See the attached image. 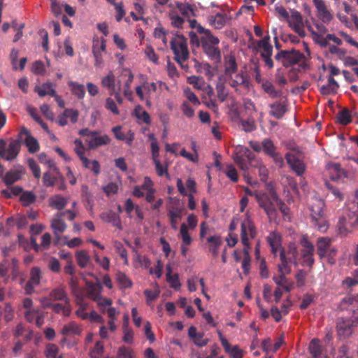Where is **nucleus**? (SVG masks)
Returning <instances> with one entry per match:
<instances>
[{"label":"nucleus","mask_w":358,"mask_h":358,"mask_svg":"<svg viewBox=\"0 0 358 358\" xmlns=\"http://www.w3.org/2000/svg\"><path fill=\"white\" fill-rule=\"evenodd\" d=\"M186 189L184 187L183 182L182 179L178 178L177 180V187L179 192L182 195H187V191L189 192V194L195 193L196 192V182L192 178H188L186 181Z\"/></svg>","instance_id":"obj_27"},{"label":"nucleus","mask_w":358,"mask_h":358,"mask_svg":"<svg viewBox=\"0 0 358 358\" xmlns=\"http://www.w3.org/2000/svg\"><path fill=\"white\" fill-rule=\"evenodd\" d=\"M256 229L250 218L248 211L245 213V218L241 223V242L245 248H250V240L255 238Z\"/></svg>","instance_id":"obj_10"},{"label":"nucleus","mask_w":358,"mask_h":358,"mask_svg":"<svg viewBox=\"0 0 358 358\" xmlns=\"http://www.w3.org/2000/svg\"><path fill=\"white\" fill-rule=\"evenodd\" d=\"M231 17L225 13H217L208 17L209 24L217 29L223 28L230 20Z\"/></svg>","instance_id":"obj_22"},{"label":"nucleus","mask_w":358,"mask_h":358,"mask_svg":"<svg viewBox=\"0 0 358 358\" xmlns=\"http://www.w3.org/2000/svg\"><path fill=\"white\" fill-rule=\"evenodd\" d=\"M318 20L323 23H329L334 18L333 13L328 8L325 3L315 6Z\"/></svg>","instance_id":"obj_24"},{"label":"nucleus","mask_w":358,"mask_h":358,"mask_svg":"<svg viewBox=\"0 0 358 358\" xmlns=\"http://www.w3.org/2000/svg\"><path fill=\"white\" fill-rule=\"evenodd\" d=\"M286 159L291 169L298 175L301 176L305 171V164L294 154L287 153Z\"/></svg>","instance_id":"obj_19"},{"label":"nucleus","mask_w":358,"mask_h":358,"mask_svg":"<svg viewBox=\"0 0 358 358\" xmlns=\"http://www.w3.org/2000/svg\"><path fill=\"white\" fill-rule=\"evenodd\" d=\"M24 317L29 322H35L38 327L43 324V313L38 308L26 310L24 312Z\"/></svg>","instance_id":"obj_20"},{"label":"nucleus","mask_w":358,"mask_h":358,"mask_svg":"<svg viewBox=\"0 0 358 358\" xmlns=\"http://www.w3.org/2000/svg\"><path fill=\"white\" fill-rule=\"evenodd\" d=\"M76 259L78 264L81 268H86L91 264L90 257L85 250H78L76 252Z\"/></svg>","instance_id":"obj_42"},{"label":"nucleus","mask_w":358,"mask_h":358,"mask_svg":"<svg viewBox=\"0 0 358 358\" xmlns=\"http://www.w3.org/2000/svg\"><path fill=\"white\" fill-rule=\"evenodd\" d=\"M339 87L338 83L332 77L328 78V83L320 87V92L323 95L335 94Z\"/></svg>","instance_id":"obj_37"},{"label":"nucleus","mask_w":358,"mask_h":358,"mask_svg":"<svg viewBox=\"0 0 358 358\" xmlns=\"http://www.w3.org/2000/svg\"><path fill=\"white\" fill-rule=\"evenodd\" d=\"M170 43L176 61L183 67L182 63L188 59L189 56L187 39L183 36H176Z\"/></svg>","instance_id":"obj_5"},{"label":"nucleus","mask_w":358,"mask_h":358,"mask_svg":"<svg viewBox=\"0 0 358 358\" xmlns=\"http://www.w3.org/2000/svg\"><path fill=\"white\" fill-rule=\"evenodd\" d=\"M237 72H238V66L235 57L232 55H228L225 58L224 71L221 76H222V78H225Z\"/></svg>","instance_id":"obj_31"},{"label":"nucleus","mask_w":358,"mask_h":358,"mask_svg":"<svg viewBox=\"0 0 358 358\" xmlns=\"http://www.w3.org/2000/svg\"><path fill=\"white\" fill-rule=\"evenodd\" d=\"M106 46L104 38L94 41L92 52L95 58V66H100L103 64V52H106Z\"/></svg>","instance_id":"obj_18"},{"label":"nucleus","mask_w":358,"mask_h":358,"mask_svg":"<svg viewBox=\"0 0 358 358\" xmlns=\"http://www.w3.org/2000/svg\"><path fill=\"white\" fill-rule=\"evenodd\" d=\"M275 59L281 62L285 67L298 63H302L305 66V56L299 51L294 49L291 50H281L275 55Z\"/></svg>","instance_id":"obj_6"},{"label":"nucleus","mask_w":358,"mask_h":358,"mask_svg":"<svg viewBox=\"0 0 358 358\" xmlns=\"http://www.w3.org/2000/svg\"><path fill=\"white\" fill-rule=\"evenodd\" d=\"M20 150V143L17 140H10L8 145L0 139V157L5 160L12 161L17 157Z\"/></svg>","instance_id":"obj_11"},{"label":"nucleus","mask_w":358,"mask_h":358,"mask_svg":"<svg viewBox=\"0 0 358 358\" xmlns=\"http://www.w3.org/2000/svg\"><path fill=\"white\" fill-rule=\"evenodd\" d=\"M309 352L313 358H317L321 354V347L320 340L317 338L313 339L309 345Z\"/></svg>","instance_id":"obj_60"},{"label":"nucleus","mask_w":358,"mask_h":358,"mask_svg":"<svg viewBox=\"0 0 358 358\" xmlns=\"http://www.w3.org/2000/svg\"><path fill=\"white\" fill-rule=\"evenodd\" d=\"M50 297L55 301H62L65 303H68L69 299L63 285H59L53 289L50 294Z\"/></svg>","instance_id":"obj_36"},{"label":"nucleus","mask_w":358,"mask_h":358,"mask_svg":"<svg viewBox=\"0 0 358 358\" xmlns=\"http://www.w3.org/2000/svg\"><path fill=\"white\" fill-rule=\"evenodd\" d=\"M324 203L317 197H313L308 203L310 217L313 224L322 232L327 231L328 223L324 211Z\"/></svg>","instance_id":"obj_1"},{"label":"nucleus","mask_w":358,"mask_h":358,"mask_svg":"<svg viewBox=\"0 0 358 358\" xmlns=\"http://www.w3.org/2000/svg\"><path fill=\"white\" fill-rule=\"evenodd\" d=\"M68 85L70 88L71 93L78 97L79 99L84 98L85 94V86L83 84H80L74 81H69Z\"/></svg>","instance_id":"obj_41"},{"label":"nucleus","mask_w":358,"mask_h":358,"mask_svg":"<svg viewBox=\"0 0 358 358\" xmlns=\"http://www.w3.org/2000/svg\"><path fill=\"white\" fill-rule=\"evenodd\" d=\"M194 66L197 71L201 73H204L208 76H213L214 75V71L213 67L206 62L200 63L196 59H194Z\"/></svg>","instance_id":"obj_49"},{"label":"nucleus","mask_w":358,"mask_h":358,"mask_svg":"<svg viewBox=\"0 0 358 358\" xmlns=\"http://www.w3.org/2000/svg\"><path fill=\"white\" fill-rule=\"evenodd\" d=\"M287 22L289 27L300 36L304 37L306 36V22H304L303 17L299 11L295 10H291V14Z\"/></svg>","instance_id":"obj_12"},{"label":"nucleus","mask_w":358,"mask_h":358,"mask_svg":"<svg viewBox=\"0 0 358 358\" xmlns=\"http://www.w3.org/2000/svg\"><path fill=\"white\" fill-rule=\"evenodd\" d=\"M170 204L167 208L168 217L171 228L176 231L178 228V223L182 220L184 212V207L179 199L170 198Z\"/></svg>","instance_id":"obj_7"},{"label":"nucleus","mask_w":358,"mask_h":358,"mask_svg":"<svg viewBox=\"0 0 358 358\" xmlns=\"http://www.w3.org/2000/svg\"><path fill=\"white\" fill-rule=\"evenodd\" d=\"M75 152H76L77 155L79 157L80 161L82 162V164H86L87 163V158L85 157L84 152H85V148L83 145V143L80 140H76L75 142Z\"/></svg>","instance_id":"obj_62"},{"label":"nucleus","mask_w":358,"mask_h":358,"mask_svg":"<svg viewBox=\"0 0 358 358\" xmlns=\"http://www.w3.org/2000/svg\"><path fill=\"white\" fill-rule=\"evenodd\" d=\"M222 79L238 93L248 92L251 86L250 78L242 71L222 78Z\"/></svg>","instance_id":"obj_4"},{"label":"nucleus","mask_w":358,"mask_h":358,"mask_svg":"<svg viewBox=\"0 0 358 358\" xmlns=\"http://www.w3.org/2000/svg\"><path fill=\"white\" fill-rule=\"evenodd\" d=\"M116 280L122 289L131 287L132 285L131 280L122 272L119 271L116 273Z\"/></svg>","instance_id":"obj_54"},{"label":"nucleus","mask_w":358,"mask_h":358,"mask_svg":"<svg viewBox=\"0 0 358 358\" xmlns=\"http://www.w3.org/2000/svg\"><path fill=\"white\" fill-rule=\"evenodd\" d=\"M224 173L226 176L234 182H236L238 180V175L237 170L234 166L231 164H227L224 169Z\"/></svg>","instance_id":"obj_58"},{"label":"nucleus","mask_w":358,"mask_h":358,"mask_svg":"<svg viewBox=\"0 0 358 358\" xmlns=\"http://www.w3.org/2000/svg\"><path fill=\"white\" fill-rule=\"evenodd\" d=\"M286 106L283 103L275 102L273 104L271 105L270 113L271 115L274 116L278 119L281 118L286 113Z\"/></svg>","instance_id":"obj_48"},{"label":"nucleus","mask_w":358,"mask_h":358,"mask_svg":"<svg viewBox=\"0 0 358 358\" xmlns=\"http://www.w3.org/2000/svg\"><path fill=\"white\" fill-rule=\"evenodd\" d=\"M24 143L30 152H36L39 149L38 141L31 135H27L24 138Z\"/></svg>","instance_id":"obj_61"},{"label":"nucleus","mask_w":358,"mask_h":358,"mask_svg":"<svg viewBox=\"0 0 358 358\" xmlns=\"http://www.w3.org/2000/svg\"><path fill=\"white\" fill-rule=\"evenodd\" d=\"M177 8L179 11L186 17H191L195 15V6L187 3H177Z\"/></svg>","instance_id":"obj_47"},{"label":"nucleus","mask_w":358,"mask_h":358,"mask_svg":"<svg viewBox=\"0 0 358 358\" xmlns=\"http://www.w3.org/2000/svg\"><path fill=\"white\" fill-rule=\"evenodd\" d=\"M219 337L221 343L227 353H228L232 358H242L243 351L237 346H231L228 341L223 336L222 333L219 332Z\"/></svg>","instance_id":"obj_23"},{"label":"nucleus","mask_w":358,"mask_h":358,"mask_svg":"<svg viewBox=\"0 0 358 358\" xmlns=\"http://www.w3.org/2000/svg\"><path fill=\"white\" fill-rule=\"evenodd\" d=\"M280 257L281 259V264L278 265V272L280 274L288 275L291 273V268L288 265L289 261L287 258L284 251L280 252Z\"/></svg>","instance_id":"obj_52"},{"label":"nucleus","mask_w":358,"mask_h":358,"mask_svg":"<svg viewBox=\"0 0 358 358\" xmlns=\"http://www.w3.org/2000/svg\"><path fill=\"white\" fill-rule=\"evenodd\" d=\"M272 192H275L273 189H271L270 196L262 192H255V199H257L260 207L264 208V211L270 218H273L275 215V202L272 198Z\"/></svg>","instance_id":"obj_9"},{"label":"nucleus","mask_w":358,"mask_h":358,"mask_svg":"<svg viewBox=\"0 0 358 358\" xmlns=\"http://www.w3.org/2000/svg\"><path fill=\"white\" fill-rule=\"evenodd\" d=\"M117 358H134V354L129 348L122 346L118 349Z\"/></svg>","instance_id":"obj_64"},{"label":"nucleus","mask_w":358,"mask_h":358,"mask_svg":"<svg viewBox=\"0 0 358 358\" xmlns=\"http://www.w3.org/2000/svg\"><path fill=\"white\" fill-rule=\"evenodd\" d=\"M144 294L146 298V303L148 305H150L152 302L155 301L160 294V289L159 286L156 284L154 290L145 289Z\"/></svg>","instance_id":"obj_56"},{"label":"nucleus","mask_w":358,"mask_h":358,"mask_svg":"<svg viewBox=\"0 0 358 358\" xmlns=\"http://www.w3.org/2000/svg\"><path fill=\"white\" fill-rule=\"evenodd\" d=\"M207 242L208 243L209 252L214 257H217L222 243L221 236L220 235L210 236L207 238Z\"/></svg>","instance_id":"obj_30"},{"label":"nucleus","mask_w":358,"mask_h":358,"mask_svg":"<svg viewBox=\"0 0 358 358\" xmlns=\"http://www.w3.org/2000/svg\"><path fill=\"white\" fill-rule=\"evenodd\" d=\"M101 85L110 92L120 88L118 85H115V76L112 71L108 72L106 76L102 78Z\"/></svg>","instance_id":"obj_38"},{"label":"nucleus","mask_w":358,"mask_h":358,"mask_svg":"<svg viewBox=\"0 0 358 358\" xmlns=\"http://www.w3.org/2000/svg\"><path fill=\"white\" fill-rule=\"evenodd\" d=\"M337 331L341 338H345L352 334V327L350 320L341 319L337 323Z\"/></svg>","instance_id":"obj_26"},{"label":"nucleus","mask_w":358,"mask_h":358,"mask_svg":"<svg viewBox=\"0 0 358 358\" xmlns=\"http://www.w3.org/2000/svg\"><path fill=\"white\" fill-rule=\"evenodd\" d=\"M68 203V199L63 197L59 194L52 196L49 199V205L50 207L57 209H63Z\"/></svg>","instance_id":"obj_40"},{"label":"nucleus","mask_w":358,"mask_h":358,"mask_svg":"<svg viewBox=\"0 0 358 358\" xmlns=\"http://www.w3.org/2000/svg\"><path fill=\"white\" fill-rule=\"evenodd\" d=\"M331 239L327 237H322L318 239L317 247L319 256L322 258L327 255L328 249L330 247Z\"/></svg>","instance_id":"obj_44"},{"label":"nucleus","mask_w":358,"mask_h":358,"mask_svg":"<svg viewBox=\"0 0 358 358\" xmlns=\"http://www.w3.org/2000/svg\"><path fill=\"white\" fill-rule=\"evenodd\" d=\"M101 219L107 223L111 224L113 226L122 229V224L120 216L112 210H108L101 213Z\"/></svg>","instance_id":"obj_28"},{"label":"nucleus","mask_w":358,"mask_h":358,"mask_svg":"<svg viewBox=\"0 0 358 358\" xmlns=\"http://www.w3.org/2000/svg\"><path fill=\"white\" fill-rule=\"evenodd\" d=\"M120 78L123 82L122 92L124 96L128 99V101H132L134 97L133 91L131 89V85L134 80V76L129 69H124L120 74Z\"/></svg>","instance_id":"obj_14"},{"label":"nucleus","mask_w":358,"mask_h":358,"mask_svg":"<svg viewBox=\"0 0 358 358\" xmlns=\"http://www.w3.org/2000/svg\"><path fill=\"white\" fill-rule=\"evenodd\" d=\"M82 331V328L75 322H71L62 327L61 334L64 336L79 335Z\"/></svg>","instance_id":"obj_35"},{"label":"nucleus","mask_w":358,"mask_h":358,"mask_svg":"<svg viewBox=\"0 0 358 358\" xmlns=\"http://www.w3.org/2000/svg\"><path fill=\"white\" fill-rule=\"evenodd\" d=\"M286 275L285 274L279 273V275L273 277V280L277 285L282 287L285 292H289L294 287V282L288 279Z\"/></svg>","instance_id":"obj_29"},{"label":"nucleus","mask_w":358,"mask_h":358,"mask_svg":"<svg viewBox=\"0 0 358 358\" xmlns=\"http://www.w3.org/2000/svg\"><path fill=\"white\" fill-rule=\"evenodd\" d=\"M232 158L234 162L244 172L245 177V172L255 161V157L252 152L248 148L238 145L234 148Z\"/></svg>","instance_id":"obj_3"},{"label":"nucleus","mask_w":358,"mask_h":358,"mask_svg":"<svg viewBox=\"0 0 358 358\" xmlns=\"http://www.w3.org/2000/svg\"><path fill=\"white\" fill-rule=\"evenodd\" d=\"M101 287L99 284L87 283V296L95 301L101 295Z\"/></svg>","instance_id":"obj_51"},{"label":"nucleus","mask_w":358,"mask_h":358,"mask_svg":"<svg viewBox=\"0 0 358 358\" xmlns=\"http://www.w3.org/2000/svg\"><path fill=\"white\" fill-rule=\"evenodd\" d=\"M65 215L64 212H60L55 214L50 220V228L52 229L57 242L61 239V234H63L67 228L62 217Z\"/></svg>","instance_id":"obj_13"},{"label":"nucleus","mask_w":358,"mask_h":358,"mask_svg":"<svg viewBox=\"0 0 358 358\" xmlns=\"http://www.w3.org/2000/svg\"><path fill=\"white\" fill-rule=\"evenodd\" d=\"M312 23L313 24L306 21V25L314 38H322L328 31L327 28L324 25L326 23H323L322 21L320 22L314 18L312 19Z\"/></svg>","instance_id":"obj_15"},{"label":"nucleus","mask_w":358,"mask_h":358,"mask_svg":"<svg viewBox=\"0 0 358 358\" xmlns=\"http://www.w3.org/2000/svg\"><path fill=\"white\" fill-rule=\"evenodd\" d=\"M90 149L107 145L110 143V138L107 135H99L96 132L91 134L90 138L86 140Z\"/></svg>","instance_id":"obj_21"},{"label":"nucleus","mask_w":358,"mask_h":358,"mask_svg":"<svg viewBox=\"0 0 358 358\" xmlns=\"http://www.w3.org/2000/svg\"><path fill=\"white\" fill-rule=\"evenodd\" d=\"M180 237L182 239V243L184 245H189L192 243V239L188 232V227L185 223H182L180 225Z\"/></svg>","instance_id":"obj_57"},{"label":"nucleus","mask_w":358,"mask_h":358,"mask_svg":"<svg viewBox=\"0 0 358 358\" xmlns=\"http://www.w3.org/2000/svg\"><path fill=\"white\" fill-rule=\"evenodd\" d=\"M198 31L202 34L201 45L204 52L208 57L216 62L221 59V53L218 47L220 40L213 36L211 32L201 26H199Z\"/></svg>","instance_id":"obj_2"},{"label":"nucleus","mask_w":358,"mask_h":358,"mask_svg":"<svg viewBox=\"0 0 358 358\" xmlns=\"http://www.w3.org/2000/svg\"><path fill=\"white\" fill-rule=\"evenodd\" d=\"M36 200V195L29 191L24 192L20 196V201L24 206H29Z\"/></svg>","instance_id":"obj_63"},{"label":"nucleus","mask_w":358,"mask_h":358,"mask_svg":"<svg viewBox=\"0 0 358 358\" xmlns=\"http://www.w3.org/2000/svg\"><path fill=\"white\" fill-rule=\"evenodd\" d=\"M69 286L75 299H77V297L80 298L84 296L83 289L78 286V280L76 278L72 277L71 278L69 281Z\"/></svg>","instance_id":"obj_59"},{"label":"nucleus","mask_w":358,"mask_h":358,"mask_svg":"<svg viewBox=\"0 0 358 358\" xmlns=\"http://www.w3.org/2000/svg\"><path fill=\"white\" fill-rule=\"evenodd\" d=\"M51 308L56 313H62L64 316L68 317L71 312L70 301L68 303L62 304L59 303H52Z\"/></svg>","instance_id":"obj_50"},{"label":"nucleus","mask_w":358,"mask_h":358,"mask_svg":"<svg viewBox=\"0 0 358 358\" xmlns=\"http://www.w3.org/2000/svg\"><path fill=\"white\" fill-rule=\"evenodd\" d=\"M50 168L51 169L43 175V181L44 185L46 187L53 186L59 176V172L56 167L53 166Z\"/></svg>","instance_id":"obj_33"},{"label":"nucleus","mask_w":358,"mask_h":358,"mask_svg":"<svg viewBox=\"0 0 358 358\" xmlns=\"http://www.w3.org/2000/svg\"><path fill=\"white\" fill-rule=\"evenodd\" d=\"M134 113L138 120H141L145 124H150V117L141 106H136L135 107Z\"/></svg>","instance_id":"obj_55"},{"label":"nucleus","mask_w":358,"mask_h":358,"mask_svg":"<svg viewBox=\"0 0 358 358\" xmlns=\"http://www.w3.org/2000/svg\"><path fill=\"white\" fill-rule=\"evenodd\" d=\"M270 36L266 35L262 39L257 41V50L259 51L260 55L263 59L265 64L272 69L274 66L271 59L273 55V46L270 43Z\"/></svg>","instance_id":"obj_8"},{"label":"nucleus","mask_w":358,"mask_h":358,"mask_svg":"<svg viewBox=\"0 0 358 358\" xmlns=\"http://www.w3.org/2000/svg\"><path fill=\"white\" fill-rule=\"evenodd\" d=\"M75 303L78 306L76 315L82 320H87L88 313L85 312V310L88 306V303L85 301V297H77V299H75Z\"/></svg>","instance_id":"obj_34"},{"label":"nucleus","mask_w":358,"mask_h":358,"mask_svg":"<svg viewBox=\"0 0 358 358\" xmlns=\"http://www.w3.org/2000/svg\"><path fill=\"white\" fill-rule=\"evenodd\" d=\"M45 355L46 358H63L62 355L59 354L58 347L53 343H48L46 345Z\"/></svg>","instance_id":"obj_53"},{"label":"nucleus","mask_w":358,"mask_h":358,"mask_svg":"<svg viewBox=\"0 0 358 358\" xmlns=\"http://www.w3.org/2000/svg\"><path fill=\"white\" fill-rule=\"evenodd\" d=\"M225 83H227L226 81H224L222 76H220L216 85L217 97L221 101H225L229 95V92L226 87Z\"/></svg>","instance_id":"obj_46"},{"label":"nucleus","mask_w":358,"mask_h":358,"mask_svg":"<svg viewBox=\"0 0 358 358\" xmlns=\"http://www.w3.org/2000/svg\"><path fill=\"white\" fill-rule=\"evenodd\" d=\"M301 245L303 247L302 255L303 264L306 266H312L314 263V259L313 257L314 246L306 237H303L301 239Z\"/></svg>","instance_id":"obj_17"},{"label":"nucleus","mask_w":358,"mask_h":358,"mask_svg":"<svg viewBox=\"0 0 358 358\" xmlns=\"http://www.w3.org/2000/svg\"><path fill=\"white\" fill-rule=\"evenodd\" d=\"M263 90L268 94L271 98H278L281 96V90L275 88L273 83L268 80H264L262 83Z\"/></svg>","instance_id":"obj_45"},{"label":"nucleus","mask_w":358,"mask_h":358,"mask_svg":"<svg viewBox=\"0 0 358 358\" xmlns=\"http://www.w3.org/2000/svg\"><path fill=\"white\" fill-rule=\"evenodd\" d=\"M41 273L38 268L34 267L30 271V278L24 285V292L27 294H31L34 292L36 287L39 285L41 282Z\"/></svg>","instance_id":"obj_16"},{"label":"nucleus","mask_w":358,"mask_h":358,"mask_svg":"<svg viewBox=\"0 0 358 358\" xmlns=\"http://www.w3.org/2000/svg\"><path fill=\"white\" fill-rule=\"evenodd\" d=\"M34 91L40 96H44L45 95H50L51 96H55V85L50 82L45 83L41 85L36 86Z\"/></svg>","instance_id":"obj_32"},{"label":"nucleus","mask_w":358,"mask_h":358,"mask_svg":"<svg viewBox=\"0 0 358 358\" xmlns=\"http://www.w3.org/2000/svg\"><path fill=\"white\" fill-rule=\"evenodd\" d=\"M24 174V170L19 169L7 172L3 178V181L7 185H10L19 180Z\"/></svg>","instance_id":"obj_39"},{"label":"nucleus","mask_w":358,"mask_h":358,"mask_svg":"<svg viewBox=\"0 0 358 358\" xmlns=\"http://www.w3.org/2000/svg\"><path fill=\"white\" fill-rule=\"evenodd\" d=\"M327 168L332 180H336L345 174L344 170L341 168L338 164L329 163L327 165Z\"/></svg>","instance_id":"obj_43"},{"label":"nucleus","mask_w":358,"mask_h":358,"mask_svg":"<svg viewBox=\"0 0 358 358\" xmlns=\"http://www.w3.org/2000/svg\"><path fill=\"white\" fill-rule=\"evenodd\" d=\"M267 241L271 246V252L275 256L278 254L280 255V252L284 251L281 248V237L278 233H271Z\"/></svg>","instance_id":"obj_25"}]
</instances>
